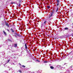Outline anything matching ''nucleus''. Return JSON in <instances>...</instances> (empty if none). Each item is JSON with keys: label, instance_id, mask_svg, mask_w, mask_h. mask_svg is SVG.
I'll use <instances>...</instances> for the list:
<instances>
[{"label": "nucleus", "instance_id": "nucleus-1", "mask_svg": "<svg viewBox=\"0 0 73 73\" xmlns=\"http://www.w3.org/2000/svg\"><path fill=\"white\" fill-rule=\"evenodd\" d=\"M21 0H19V4L17 3V5L19 7H20V6H21Z\"/></svg>", "mask_w": 73, "mask_h": 73}, {"label": "nucleus", "instance_id": "nucleus-2", "mask_svg": "<svg viewBox=\"0 0 73 73\" xmlns=\"http://www.w3.org/2000/svg\"><path fill=\"white\" fill-rule=\"evenodd\" d=\"M17 36H18L19 37H21V35L19 34H16V35H15V36L16 37H17Z\"/></svg>", "mask_w": 73, "mask_h": 73}, {"label": "nucleus", "instance_id": "nucleus-3", "mask_svg": "<svg viewBox=\"0 0 73 73\" xmlns=\"http://www.w3.org/2000/svg\"><path fill=\"white\" fill-rule=\"evenodd\" d=\"M51 14L50 15H49V18H50V17H52V16H53V13H50Z\"/></svg>", "mask_w": 73, "mask_h": 73}, {"label": "nucleus", "instance_id": "nucleus-4", "mask_svg": "<svg viewBox=\"0 0 73 73\" xmlns=\"http://www.w3.org/2000/svg\"><path fill=\"white\" fill-rule=\"evenodd\" d=\"M5 23L6 26H7V27H9V25L8 24V23H7V22H5Z\"/></svg>", "mask_w": 73, "mask_h": 73}, {"label": "nucleus", "instance_id": "nucleus-5", "mask_svg": "<svg viewBox=\"0 0 73 73\" xmlns=\"http://www.w3.org/2000/svg\"><path fill=\"white\" fill-rule=\"evenodd\" d=\"M27 44L25 43V48L26 49H27Z\"/></svg>", "mask_w": 73, "mask_h": 73}, {"label": "nucleus", "instance_id": "nucleus-6", "mask_svg": "<svg viewBox=\"0 0 73 73\" xmlns=\"http://www.w3.org/2000/svg\"><path fill=\"white\" fill-rule=\"evenodd\" d=\"M54 10L53 9L52 10V12L51 13L53 14V13H54Z\"/></svg>", "mask_w": 73, "mask_h": 73}, {"label": "nucleus", "instance_id": "nucleus-7", "mask_svg": "<svg viewBox=\"0 0 73 73\" xmlns=\"http://www.w3.org/2000/svg\"><path fill=\"white\" fill-rule=\"evenodd\" d=\"M50 68H51V69H54V67L52 66H50Z\"/></svg>", "mask_w": 73, "mask_h": 73}, {"label": "nucleus", "instance_id": "nucleus-8", "mask_svg": "<svg viewBox=\"0 0 73 73\" xmlns=\"http://www.w3.org/2000/svg\"><path fill=\"white\" fill-rule=\"evenodd\" d=\"M3 33H4V35H7V33H6V32H5L4 31H3Z\"/></svg>", "mask_w": 73, "mask_h": 73}, {"label": "nucleus", "instance_id": "nucleus-9", "mask_svg": "<svg viewBox=\"0 0 73 73\" xmlns=\"http://www.w3.org/2000/svg\"><path fill=\"white\" fill-rule=\"evenodd\" d=\"M44 62V63H48V62L47 61H45Z\"/></svg>", "mask_w": 73, "mask_h": 73}, {"label": "nucleus", "instance_id": "nucleus-10", "mask_svg": "<svg viewBox=\"0 0 73 73\" xmlns=\"http://www.w3.org/2000/svg\"><path fill=\"white\" fill-rule=\"evenodd\" d=\"M68 27H66V28H64V29L65 30H67V29H68Z\"/></svg>", "mask_w": 73, "mask_h": 73}, {"label": "nucleus", "instance_id": "nucleus-11", "mask_svg": "<svg viewBox=\"0 0 73 73\" xmlns=\"http://www.w3.org/2000/svg\"><path fill=\"white\" fill-rule=\"evenodd\" d=\"M56 2L57 3H59V0H56Z\"/></svg>", "mask_w": 73, "mask_h": 73}, {"label": "nucleus", "instance_id": "nucleus-12", "mask_svg": "<svg viewBox=\"0 0 73 73\" xmlns=\"http://www.w3.org/2000/svg\"><path fill=\"white\" fill-rule=\"evenodd\" d=\"M11 31H12V32L13 33V32H14V31H13V29H11Z\"/></svg>", "mask_w": 73, "mask_h": 73}, {"label": "nucleus", "instance_id": "nucleus-13", "mask_svg": "<svg viewBox=\"0 0 73 73\" xmlns=\"http://www.w3.org/2000/svg\"><path fill=\"white\" fill-rule=\"evenodd\" d=\"M17 44H15V47H17Z\"/></svg>", "mask_w": 73, "mask_h": 73}, {"label": "nucleus", "instance_id": "nucleus-14", "mask_svg": "<svg viewBox=\"0 0 73 73\" xmlns=\"http://www.w3.org/2000/svg\"><path fill=\"white\" fill-rule=\"evenodd\" d=\"M36 62H40V60H36Z\"/></svg>", "mask_w": 73, "mask_h": 73}, {"label": "nucleus", "instance_id": "nucleus-15", "mask_svg": "<svg viewBox=\"0 0 73 73\" xmlns=\"http://www.w3.org/2000/svg\"><path fill=\"white\" fill-rule=\"evenodd\" d=\"M18 71L20 73H21V70H19Z\"/></svg>", "mask_w": 73, "mask_h": 73}, {"label": "nucleus", "instance_id": "nucleus-16", "mask_svg": "<svg viewBox=\"0 0 73 73\" xmlns=\"http://www.w3.org/2000/svg\"><path fill=\"white\" fill-rule=\"evenodd\" d=\"M10 59H9L7 60V63H8V62H9V61H10Z\"/></svg>", "mask_w": 73, "mask_h": 73}, {"label": "nucleus", "instance_id": "nucleus-17", "mask_svg": "<svg viewBox=\"0 0 73 73\" xmlns=\"http://www.w3.org/2000/svg\"><path fill=\"white\" fill-rule=\"evenodd\" d=\"M47 8H48V9H49V8H50V6H47Z\"/></svg>", "mask_w": 73, "mask_h": 73}, {"label": "nucleus", "instance_id": "nucleus-18", "mask_svg": "<svg viewBox=\"0 0 73 73\" xmlns=\"http://www.w3.org/2000/svg\"><path fill=\"white\" fill-rule=\"evenodd\" d=\"M7 40L8 41H11V40H10L9 39H8Z\"/></svg>", "mask_w": 73, "mask_h": 73}, {"label": "nucleus", "instance_id": "nucleus-19", "mask_svg": "<svg viewBox=\"0 0 73 73\" xmlns=\"http://www.w3.org/2000/svg\"><path fill=\"white\" fill-rule=\"evenodd\" d=\"M22 66L23 68H25V66H24V65H22Z\"/></svg>", "mask_w": 73, "mask_h": 73}, {"label": "nucleus", "instance_id": "nucleus-20", "mask_svg": "<svg viewBox=\"0 0 73 73\" xmlns=\"http://www.w3.org/2000/svg\"><path fill=\"white\" fill-rule=\"evenodd\" d=\"M59 5V3H58L56 4L57 6H58Z\"/></svg>", "mask_w": 73, "mask_h": 73}, {"label": "nucleus", "instance_id": "nucleus-21", "mask_svg": "<svg viewBox=\"0 0 73 73\" xmlns=\"http://www.w3.org/2000/svg\"><path fill=\"white\" fill-rule=\"evenodd\" d=\"M58 8H57V9L56 10V12H57V11H58Z\"/></svg>", "mask_w": 73, "mask_h": 73}, {"label": "nucleus", "instance_id": "nucleus-22", "mask_svg": "<svg viewBox=\"0 0 73 73\" xmlns=\"http://www.w3.org/2000/svg\"><path fill=\"white\" fill-rule=\"evenodd\" d=\"M46 21H45L44 22V24H45L46 23Z\"/></svg>", "mask_w": 73, "mask_h": 73}, {"label": "nucleus", "instance_id": "nucleus-23", "mask_svg": "<svg viewBox=\"0 0 73 73\" xmlns=\"http://www.w3.org/2000/svg\"><path fill=\"white\" fill-rule=\"evenodd\" d=\"M4 66H5V67L6 66V65H5V64H3Z\"/></svg>", "mask_w": 73, "mask_h": 73}, {"label": "nucleus", "instance_id": "nucleus-24", "mask_svg": "<svg viewBox=\"0 0 73 73\" xmlns=\"http://www.w3.org/2000/svg\"><path fill=\"white\" fill-rule=\"evenodd\" d=\"M7 31H8V32H9V29H7Z\"/></svg>", "mask_w": 73, "mask_h": 73}, {"label": "nucleus", "instance_id": "nucleus-25", "mask_svg": "<svg viewBox=\"0 0 73 73\" xmlns=\"http://www.w3.org/2000/svg\"><path fill=\"white\" fill-rule=\"evenodd\" d=\"M71 35L72 36H73V33H72L71 34Z\"/></svg>", "mask_w": 73, "mask_h": 73}, {"label": "nucleus", "instance_id": "nucleus-26", "mask_svg": "<svg viewBox=\"0 0 73 73\" xmlns=\"http://www.w3.org/2000/svg\"><path fill=\"white\" fill-rule=\"evenodd\" d=\"M58 66V67H59V66Z\"/></svg>", "mask_w": 73, "mask_h": 73}, {"label": "nucleus", "instance_id": "nucleus-27", "mask_svg": "<svg viewBox=\"0 0 73 73\" xmlns=\"http://www.w3.org/2000/svg\"><path fill=\"white\" fill-rule=\"evenodd\" d=\"M13 3H11V4H13Z\"/></svg>", "mask_w": 73, "mask_h": 73}, {"label": "nucleus", "instance_id": "nucleus-28", "mask_svg": "<svg viewBox=\"0 0 73 73\" xmlns=\"http://www.w3.org/2000/svg\"><path fill=\"white\" fill-rule=\"evenodd\" d=\"M15 35L16 34H17V33H15Z\"/></svg>", "mask_w": 73, "mask_h": 73}, {"label": "nucleus", "instance_id": "nucleus-29", "mask_svg": "<svg viewBox=\"0 0 73 73\" xmlns=\"http://www.w3.org/2000/svg\"><path fill=\"white\" fill-rule=\"evenodd\" d=\"M65 64H66V63H65Z\"/></svg>", "mask_w": 73, "mask_h": 73}, {"label": "nucleus", "instance_id": "nucleus-30", "mask_svg": "<svg viewBox=\"0 0 73 73\" xmlns=\"http://www.w3.org/2000/svg\"><path fill=\"white\" fill-rule=\"evenodd\" d=\"M20 65H21V64H20Z\"/></svg>", "mask_w": 73, "mask_h": 73}, {"label": "nucleus", "instance_id": "nucleus-31", "mask_svg": "<svg viewBox=\"0 0 73 73\" xmlns=\"http://www.w3.org/2000/svg\"><path fill=\"white\" fill-rule=\"evenodd\" d=\"M32 73H33V72H32Z\"/></svg>", "mask_w": 73, "mask_h": 73}, {"label": "nucleus", "instance_id": "nucleus-32", "mask_svg": "<svg viewBox=\"0 0 73 73\" xmlns=\"http://www.w3.org/2000/svg\"><path fill=\"white\" fill-rule=\"evenodd\" d=\"M72 24L73 25V23H72Z\"/></svg>", "mask_w": 73, "mask_h": 73}]
</instances>
